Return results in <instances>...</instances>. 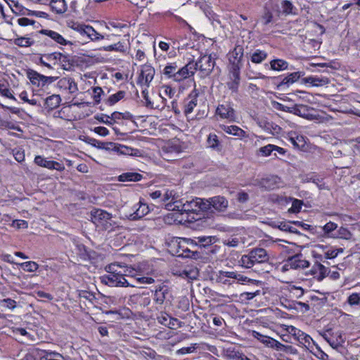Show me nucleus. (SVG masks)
<instances>
[{
	"label": "nucleus",
	"instance_id": "1",
	"mask_svg": "<svg viewBox=\"0 0 360 360\" xmlns=\"http://www.w3.org/2000/svg\"><path fill=\"white\" fill-rule=\"evenodd\" d=\"M122 266L117 263L108 265L105 267L107 275L102 276L101 281L105 285L110 287H132L141 288L139 284L154 283L155 280L151 277H135L129 276L126 274L127 270L123 269Z\"/></svg>",
	"mask_w": 360,
	"mask_h": 360
},
{
	"label": "nucleus",
	"instance_id": "2",
	"mask_svg": "<svg viewBox=\"0 0 360 360\" xmlns=\"http://www.w3.org/2000/svg\"><path fill=\"white\" fill-rule=\"evenodd\" d=\"M269 256L264 248H254L248 255H243L239 261L243 267L252 268L257 264L268 262Z\"/></svg>",
	"mask_w": 360,
	"mask_h": 360
},
{
	"label": "nucleus",
	"instance_id": "3",
	"mask_svg": "<svg viewBox=\"0 0 360 360\" xmlns=\"http://www.w3.org/2000/svg\"><path fill=\"white\" fill-rule=\"evenodd\" d=\"M215 60L216 58L210 54L201 56L196 62L193 61V65H195V70H199L200 77L205 78L212 73L215 65Z\"/></svg>",
	"mask_w": 360,
	"mask_h": 360
},
{
	"label": "nucleus",
	"instance_id": "4",
	"mask_svg": "<svg viewBox=\"0 0 360 360\" xmlns=\"http://www.w3.org/2000/svg\"><path fill=\"white\" fill-rule=\"evenodd\" d=\"M205 202V199L195 198L190 200L183 202L181 200L179 205H175L172 207V210L179 211L181 212H197L200 210L206 211L203 207L202 203Z\"/></svg>",
	"mask_w": 360,
	"mask_h": 360
},
{
	"label": "nucleus",
	"instance_id": "5",
	"mask_svg": "<svg viewBox=\"0 0 360 360\" xmlns=\"http://www.w3.org/2000/svg\"><path fill=\"white\" fill-rule=\"evenodd\" d=\"M153 293V301L157 305H162L164 302H171L172 293L170 288L165 284H160L155 287L152 291Z\"/></svg>",
	"mask_w": 360,
	"mask_h": 360
},
{
	"label": "nucleus",
	"instance_id": "6",
	"mask_svg": "<svg viewBox=\"0 0 360 360\" xmlns=\"http://www.w3.org/2000/svg\"><path fill=\"white\" fill-rule=\"evenodd\" d=\"M111 219L112 214L105 210L96 209L91 211L92 221L98 226H102L105 229L111 228Z\"/></svg>",
	"mask_w": 360,
	"mask_h": 360
},
{
	"label": "nucleus",
	"instance_id": "7",
	"mask_svg": "<svg viewBox=\"0 0 360 360\" xmlns=\"http://www.w3.org/2000/svg\"><path fill=\"white\" fill-rule=\"evenodd\" d=\"M27 77L33 85L41 87L47 84L53 83L58 79V77H47L32 69L27 70Z\"/></svg>",
	"mask_w": 360,
	"mask_h": 360
},
{
	"label": "nucleus",
	"instance_id": "8",
	"mask_svg": "<svg viewBox=\"0 0 360 360\" xmlns=\"http://www.w3.org/2000/svg\"><path fill=\"white\" fill-rule=\"evenodd\" d=\"M202 206L205 208V210L213 207L218 212H224L229 206V201L224 196L217 195L209 199H205Z\"/></svg>",
	"mask_w": 360,
	"mask_h": 360
},
{
	"label": "nucleus",
	"instance_id": "9",
	"mask_svg": "<svg viewBox=\"0 0 360 360\" xmlns=\"http://www.w3.org/2000/svg\"><path fill=\"white\" fill-rule=\"evenodd\" d=\"M309 266V262L302 259V254H297L288 258L283 265V269L285 270H288L289 269H304Z\"/></svg>",
	"mask_w": 360,
	"mask_h": 360
},
{
	"label": "nucleus",
	"instance_id": "10",
	"mask_svg": "<svg viewBox=\"0 0 360 360\" xmlns=\"http://www.w3.org/2000/svg\"><path fill=\"white\" fill-rule=\"evenodd\" d=\"M310 110H313V108L305 105L296 104L293 107H292L290 113H292L308 120H318L320 116L319 115L310 113Z\"/></svg>",
	"mask_w": 360,
	"mask_h": 360
},
{
	"label": "nucleus",
	"instance_id": "11",
	"mask_svg": "<svg viewBox=\"0 0 360 360\" xmlns=\"http://www.w3.org/2000/svg\"><path fill=\"white\" fill-rule=\"evenodd\" d=\"M45 60L54 61L53 65H56L58 60L61 63H66L68 61V56L59 52L44 54L40 57L39 61L41 65L46 67L49 69H53V67L51 64L48 63Z\"/></svg>",
	"mask_w": 360,
	"mask_h": 360
},
{
	"label": "nucleus",
	"instance_id": "12",
	"mask_svg": "<svg viewBox=\"0 0 360 360\" xmlns=\"http://www.w3.org/2000/svg\"><path fill=\"white\" fill-rule=\"evenodd\" d=\"M276 16L280 18L281 15H290L297 14V8L288 0H283L280 5H276Z\"/></svg>",
	"mask_w": 360,
	"mask_h": 360
},
{
	"label": "nucleus",
	"instance_id": "13",
	"mask_svg": "<svg viewBox=\"0 0 360 360\" xmlns=\"http://www.w3.org/2000/svg\"><path fill=\"white\" fill-rule=\"evenodd\" d=\"M186 243H191V238H174L168 244L170 252L174 255L180 257Z\"/></svg>",
	"mask_w": 360,
	"mask_h": 360
},
{
	"label": "nucleus",
	"instance_id": "14",
	"mask_svg": "<svg viewBox=\"0 0 360 360\" xmlns=\"http://www.w3.org/2000/svg\"><path fill=\"white\" fill-rule=\"evenodd\" d=\"M155 75V69L150 65H144L139 77L138 83L141 85L149 86L150 83L153 80Z\"/></svg>",
	"mask_w": 360,
	"mask_h": 360
},
{
	"label": "nucleus",
	"instance_id": "15",
	"mask_svg": "<svg viewBox=\"0 0 360 360\" xmlns=\"http://www.w3.org/2000/svg\"><path fill=\"white\" fill-rule=\"evenodd\" d=\"M229 79L230 81L227 82L228 88L232 92H238V86L240 81L239 66L238 65H234L233 68H231Z\"/></svg>",
	"mask_w": 360,
	"mask_h": 360
},
{
	"label": "nucleus",
	"instance_id": "16",
	"mask_svg": "<svg viewBox=\"0 0 360 360\" xmlns=\"http://www.w3.org/2000/svg\"><path fill=\"white\" fill-rule=\"evenodd\" d=\"M195 65H193V61H191L181 68L178 67L176 82H182L193 77L196 71Z\"/></svg>",
	"mask_w": 360,
	"mask_h": 360
},
{
	"label": "nucleus",
	"instance_id": "17",
	"mask_svg": "<svg viewBox=\"0 0 360 360\" xmlns=\"http://www.w3.org/2000/svg\"><path fill=\"white\" fill-rule=\"evenodd\" d=\"M34 162L39 166L44 167L48 169H53L58 171H62L65 169L64 165L58 162L49 160L40 155H37L34 158Z\"/></svg>",
	"mask_w": 360,
	"mask_h": 360
},
{
	"label": "nucleus",
	"instance_id": "18",
	"mask_svg": "<svg viewBox=\"0 0 360 360\" xmlns=\"http://www.w3.org/2000/svg\"><path fill=\"white\" fill-rule=\"evenodd\" d=\"M179 198H180V195H179V192H177L176 191H175L174 189H171V190L167 189L164 193V196L162 198V201L165 202L169 201V202H168L165 205L166 209L168 210H172V203L174 205V207L175 206V205H179V203L180 202V200H179Z\"/></svg>",
	"mask_w": 360,
	"mask_h": 360
},
{
	"label": "nucleus",
	"instance_id": "19",
	"mask_svg": "<svg viewBox=\"0 0 360 360\" xmlns=\"http://www.w3.org/2000/svg\"><path fill=\"white\" fill-rule=\"evenodd\" d=\"M217 242L215 236H199L191 238V244L195 247L207 248Z\"/></svg>",
	"mask_w": 360,
	"mask_h": 360
},
{
	"label": "nucleus",
	"instance_id": "20",
	"mask_svg": "<svg viewBox=\"0 0 360 360\" xmlns=\"http://www.w3.org/2000/svg\"><path fill=\"white\" fill-rule=\"evenodd\" d=\"M41 34L40 30L31 34L32 46H34L38 49H42L51 42L48 39L43 37Z\"/></svg>",
	"mask_w": 360,
	"mask_h": 360
},
{
	"label": "nucleus",
	"instance_id": "21",
	"mask_svg": "<svg viewBox=\"0 0 360 360\" xmlns=\"http://www.w3.org/2000/svg\"><path fill=\"white\" fill-rule=\"evenodd\" d=\"M310 274L318 281H322L328 274V269L321 263H316L310 270Z\"/></svg>",
	"mask_w": 360,
	"mask_h": 360
},
{
	"label": "nucleus",
	"instance_id": "22",
	"mask_svg": "<svg viewBox=\"0 0 360 360\" xmlns=\"http://www.w3.org/2000/svg\"><path fill=\"white\" fill-rule=\"evenodd\" d=\"M178 65L176 62L168 63L164 68L162 74L167 79L176 82Z\"/></svg>",
	"mask_w": 360,
	"mask_h": 360
},
{
	"label": "nucleus",
	"instance_id": "23",
	"mask_svg": "<svg viewBox=\"0 0 360 360\" xmlns=\"http://www.w3.org/2000/svg\"><path fill=\"white\" fill-rule=\"evenodd\" d=\"M198 94L192 92L184 101V113L186 115L191 113L194 108L197 105Z\"/></svg>",
	"mask_w": 360,
	"mask_h": 360
},
{
	"label": "nucleus",
	"instance_id": "24",
	"mask_svg": "<svg viewBox=\"0 0 360 360\" xmlns=\"http://www.w3.org/2000/svg\"><path fill=\"white\" fill-rule=\"evenodd\" d=\"M243 48L242 46H236L231 53V57L233 58V60L230 59L231 63V68H233L234 65L239 66V70L242 67V58L243 57Z\"/></svg>",
	"mask_w": 360,
	"mask_h": 360
},
{
	"label": "nucleus",
	"instance_id": "25",
	"mask_svg": "<svg viewBox=\"0 0 360 360\" xmlns=\"http://www.w3.org/2000/svg\"><path fill=\"white\" fill-rule=\"evenodd\" d=\"M221 129L227 134H232L239 137L240 139L247 138L248 135L246 131L236 125H222Z\"/></svg>",
	"mask_w": 360,
	"mask_h": 360
},
{
	"label": "nucleus",
	"instance_id": "26",
	"mask_svg": "<svg viewBox=\"0 0 360 360\" xmlns=\"http://www.w3.org/2000/svg\"><path fill=\"white\" fill-rule=\"evenodd\" d=\"M58 85L61 88L63 87L68 89L70 94H73L78 90L77 84L73 79L70 77H63L60 79L58 82Z\"/></svg>",
	"mask_w": 360,
	"mask_h": 360
},
{
	"label": "nucleus",
	"instance_id": "27",
	"mask_svg": "<svg viewBox=\"0 0 360 360\" xmlns=\"http://www.w3.org/2000/svg\"><path fill=\"white\" fill-rule=\"evenodd\" d=\"M129 301L139 303L140 306L146 307L150 304L151 300L148 293H141L131 295Z\"/></svg>",
	"mask_w": 360,
	"mask_h": 360
},
{
	"label": "nucleus",
	"instance_id": "28",
	"mask_svg": "<svg viewBox=\"0 0 360 360\" xmlns=\"http://www.w3.org/2000/svg\"><path fill=\"white\" fill-rule=\"evenodd\" d=\"M303 75L304 73L302 72H292L282 79V81L278 84V88L282 87L283 86H288L290 84L297 82Z\"/></svg>",
	"mask_w": 360,
	"mask_h": 360
},
{
	"label": "nucleus",
	"instance_id": "29",
	"mask_svg": "<svg viewBox=\"0 0 360 360\" xmlns=\"http://www.w3.org/2000/svg\"><path fill=\"white\" fill-rule=\"evenodd\" d=\"M40 33H41L44 35L49 36L50 38H51L55 41H56L57 43H58L61 45H66L68 44H71L70 41L65 39L62 35H60L59 33H58L55 31H52V30H41Z\"/></svg>",
	"mask_w": 360,
	"mask_h": 360
},
{
	"label": "nucleus",
	"instance_id": "30",
	"mask_svg": "<svg viewBox=\"0 0 360 360\" xmlns=\"http://www.w3.org/2000/svg\"><path fill=\"white\" fill-rule=\"evenodd\" d=\"M219 274L222 275L224 277L227 278H232L234 281H237V282L238 283L249 282L251 281V279H250L247 276L238 274L237 272L235 271H220L219 272Z\"/></svg>",
	"mask_w": 360,
	"mask_h": 360
},
{
	"label": "nucleus",
	"instance_id": "31",
	"mask_svg": "<svg viewBox=\"0 0 360 360\" xmlns=\"http://www.w3.org/2000/svg\"><path fill=\"white\" fill-rule=\"evenodd\" d=\"M216 112L221 118H233L234 117V110L229 105H219Z\"/></svg>",
	"mask_w": 360,
	"mask_h": 360
},
{
	"label": "nucleus",
	"instance_id": "32",
	"mask_svg": "<svg viewBox=\"0 0 360 360\" xmlns=\"http://www.w3.org/2000/svg\"><path fill=\"white\" fill-rule=\"evenodd\" d=\"M194 247V245L191 244V243H186V245H185L182 252H181V255H180V257L192 258L195 259L200 258L201 257L200 252L198 250H193L191 249V248Z\"/></svg>",
	"mask_w": 360,
	"mask_h": 360
},
{
	"label": "nucleus",
	"instance_id": "33",
	"mask_svg": "<svg viewBox=\"0 0 360 360\" xmlns=\"http://www.w3.org/2000/svg\"><path fill=\"white\" fill-rule=\"evenodd\" d=\"M207 147L216 151H221L222 150V145L219 141L218 136L215 134H210L207 139Z\"/></svg>",
	"mask_w": 360,
	"mask_h": 360
},
{
	"label": "nucleus",
	"instance_id": "34",
	"mask_svg": "<svg viewBox=\"0 0 360 360\" xmlns=\"http://www.w3.org/2000/svg\"><path fill=\"white\" fill-rule=\"evenodd\" d=\"M199 271L196 267H188L179 273V276L188 280H195L198 277Z\"/></svg>",
	"mask_w": 360,
	"mask_h": 360
},
{
	"label": "nucleus",
	"instance_id": "35",
	"mask_svg": "<svg viewBox=\"0 0 360 360\" xmlns=\"http://www.w3.org/2000/svg\"><path fill=\"white\" fill-rule=\"evenodd\" d=\"M302 82L304 84L309 83L314 86H323L329 83V79L327 77H308L302 79Z\"/></svg>",
	"mask_w": 360,
	"mask_h": 360
},
{
	"label": "nucleus",
	"instance_id": "36",
	"mask_svg": "<svg viewBox=\"0 0 360 360\" xmlns=\"http://www.w3.org/2000/svg\"><path fill=\"white\" fill-rule=\"evenodd\" d=\"M276 21V18L274 16L273 13L270 10L265 8L263 14L259 18V22L264 26H268L270 24L274 23Z\"/></svg>",
	"mask_w": 360,
	"mask_h": 360
},
{
	"label": "nucleus",
	"instance_id": "37",
	"mask_svg": "<svg viewBox=\"0 0 360 360\" xmlns=\"http://www.w3.org/2000/svg\"><path fill=\"white\" fill-rule=\"evenodd\" d=\"M148 178V174H139L137 172H126L120 174L118 180H141Z\"/></svg>",
	"mask_w": 360,
	"mask_h": 360
},
{
	"label": "nucleus",
	"instance_id": "38",
	"mask_svg": "<svg viewBox=\"0 0 360 360\" xmlns=\"http://www.w3.org/2000/svg\"><path fill=\"white\" fill-rule=\"evenodd\" d=\"M149 212V207L146 204L141 203L139 208L130 214L129 219L131 220H136L142 218Z\"/></svg>",
	"mask_w": 360,
	"mask_h": 360
},
{
	"label": "nucleus",
	"instance_id": "39",
	"mask_svg": "<svg viewBox=\"0 0 360 360\" xmlns=\"http://www.w3.org/2000/svg\"><path fill=\"white\" fill-rule=\"evenodd\" d=\"M70 27L82 35L87 36L88 34L93 33V27L89 25L72 22Z\"/></svg>",
	"mask_w": 360,
	"mask_h": 360
},
{
	"label": "nucleus",
	"instance_id": "40",
	"mask_svg": "<svg viewBox=\"0 0 360 360\" xmlns=\"http://www.w3.org/2000/svg\"><path fill=\"white\" fill-rule=\"evenodd\" d=\"M50 6L53 11L58 14L64 13L67 11L65 0H51Z\"/></svg>",
	"mask_w": 360,
	"mask_h": 360
},
{
	"label": "nucleus",
	"instance_id": "41",
	"mask_svg": "<svg viewBox=\"0 0 360 360\" xmlns=\"http://www.w3.org/2000/svg\"><path fill=\"white\" fill-rule=\"evenodd\" d=\"M270 67L276 71L285 70L288 68V63L283 59H274L270 62Z\"/></svg>",
	"mask_w": 360,
	"mask_h": 360
},
{
	"label": "nucleus",
	"instance_id": "42",
	"mask_svg": "<svg viewBox=\"0 0 360 360\" xmlns=\"http://www.w3.org/2000/svg\"><path fill=\"white\" fill-rule=\"evenodd\" d=\"M61 98L59 95L53 94L47 97L45 100V105L46 108L50 109H55L59 106Z\"/></svg>",
	"mask_w": 360,
	"mask_h": 360
},
{
	"label": "nucleus",
	"instance_id": "43",
	"mask_svg": "<svg viewBox=\"0 0 360 360\" xmlns=\"http://www.w3.org/2000/svg\"><path fill=\"white\" fill-rule=\"evenodd\" d=\"M267 53L264 51L257 49L251 55V61L254 63H261L267 58Z\"/></svg>",
	"mask_w": 360,
	"mask_h": 360
},
{
	"label": "nucleus",
	"instance_id": "44",
	"mask_svg": "<svg viewBox=\"0 0 360 360\" xmlns=\"http://www.w3.org/2000/svg\"><path fill=\"white\" fill-rule=\"evenodd\" d=\"M291 224H292V221H281L279 223V225H278V229L283 231H287L292 233H296L297 235H300V232L297 229L292 226L290 225Z\"/></svg>",
	"mask_w": 360,
	"mask_h": 360
},
{
	"label": "nucleus",
	"instance_id": "45",
	"mask_svg": "<svg viewBox=\"0 0 360 360\" xmlns=\"http://www.w3.org/2000/svg\"><path fill=\"white\" fill-rule=\"evenodd\" d=\"M14 44L20 47H30L32 46L31 37H20L14 39Z\"/></svg>",
	"mask_w": 360,
	"mask_h": 360
},
{
	"label": "nucleus",
	"instance_id": "46",
	"mask_svg": "<svg viewBox=\"0 0 360 360\" xmlns=\"http://www.w3.org/2000/svg\"><path fill=\"white\" fill-rule=\"evenodd\" d=\"M125 96V91H119L115 94H112L108 97V98L105 101V103L109 105H113L122 99Z\"/></svg>",
	"mask_w": 360,
	"mask_h": 360
},
{
	"label": "nucleus",
	"instance_id": "47",
	"mask_svg": "<svg viewBox=\"0 0 360 360\" xmlns=\"http://www.w3.org/2000/svg\"><path fill=\"white\" fill-rule=\"evenodd\" d=\"M12 5H10L12 11L16 15H24L27 8L24 7L21 4H20L18 1H12Z\"/></svg>",
	"mask_w": 360,
	"mask_h": 360
},
{
	"label": "nucleus",
	"instance_id": "48",
	"mask_svg": "<svg viewBox=\"0 0 360 360\" xmlns=\"http://www.w3.org/2000/svg\"><path fill=\"white\" fill-rule=\"evenodd\" d=\"M100 50H103L105 51H119V52H124L125 46L122 43L118 42L115 44L109 45L107 46H103V47L101 48Z\"/></svg>",
	"mask_w": 360,
	"mask_h": 360
},
{
	"label": "nucleus",
	"instance_id": "49",
	"mask_svg": "<svg viewBox=\"0 0 360 360\" xmlns=\"http://www.w3.org/2000/svg\"><path fill=\"white\" fill-rule=\"evenodd\" d=\"M86 143L97 148L99 149H103L105 147L106 145L108 146H112L110 143H105L102 142L101 141L96 140L94 138L91 137H86L85 139Z\"/></svg>",
	"mask_w": 360,
	"mask_h": 360
},
{
	"label": "nucleus",
	"instance_id": "50",
	"mask_svg": "<svg viewBox=\"0 0 360 360\" xmlns=\"http://www.w3.org/2000/svg\"><path fill=\"white\" fill-rule=\"evenodd\" d=\"M20 265L23 269V270L28 272H34L39 268V265L32 261L25 262L20 264Z\"/></svg>",
	"mask_w": 360,
	"mask_h": 360
},
{
	"label": "nucleus",
	"instance_id": "51",
	"mask_svg": "<svg viewBox=\"0 0 360 360\" xmlns=\"http://www.w3.org/2000/svg\"><path fill=\"white\" fill-rule=\"evenodd\" d=\"M303 205V201L298 199H293L292 202V206L288 209V212L290 213H298L300 212L302 206Z\"/></svg>",
	"mask_w": 360,
	"mask_h": 360
},
{
	"label": "nucleus",
	"instance_id": "52",
	"mask_svg": "<svg viewBox=\"0 0 360 360\" xmlns=\"http://www.w3.org/2000/svg\"><path fill=\"white\" fill-rule=\"evenodd\" d=\"M328 342L333 348L338 349L342 345V344L344 342V340L342 338V335H339V336L335 339L333 337L329 338V340H328Z\"/></svg>",
	"mask_w": 360,
	"mask_h": 360
},
{
	"label": "nucleus",
	"instance_id": "53",
	"mask_svg": "<svg viewBox=\"0 0 360 360\" xmlns=\"http://www.w3.org/2000/svg\"><path fill=\"white\" fill-rule=\"evenodd\" d=\"M0 306L13 310L16 307V302L11 298L3 299L0 300Z\"/></svg>",
	"mask_w": 360,
	"mask_h": 360
},
{
	"label": "nucleus",
	"instance_id": "54",
	"mask_svg": "<svg viewBox=\"0 0 360 360\" xmlns=\"http://www.w3.org/2000/svg\"><path fill=\"white\" fill-rule=\"evenodd\" d=\"M13 332L15 335L20 334L22 336L27 338V339L31 341H33L34 340V336L29 333L28 332H27V330L25 328H15L13 329Z\"/></svg>",
	"mask_w": 360,
	"mask_h": 360
},
{
	"label": "nucleus",
	"instance_id": "55",
	"mask_svg": "<svg viewBox=\"0 0 360 360\" xmlns=\"http://www.w3.org/2000/svg\"><path fill=\"white\" fill-rule=\"evenodd\" d=\"M116 147V152L122 155H132L133 148L124 145L118 144Z\"/></svg>",
	"mask_w": 360,
	"mask_h": 360
},
{
	"label": "nucleus",
	"instance_id": "56",
	"mask_svg": "<svg viewBox=\"0 0 360 360\" xmlns=\"http://www.w3.org/2000/svg\"><path fill=\"white\" fill-rule=\"evenodd\" d=\"M0 94L4 97L15 100L14 96L10 91V89L4 84L0 83Z\"/></svg>",
	"mask_w": 360,
	"mask_h": 360
},
{
	"label": "nucleus",
	"instance_id": "57",
	"mask_svg": "<svg viewBox=\"0 0 360 360\" xmlns=\"http://www.w3.org/2000/svg\"><path fill=\"white\" fill-rule=\"evenodd\" d=\"M272 152H274V145L272 144L266 145L259 149V153L265 157L270 155Z\"/></svg>",
	"mask_w": 360,
	"mask_h": 360
},
{
	"label": "nucleus",
	"instance_id": "58",
	"mask_svg": "<svg viewBox=\"0 0 360 360\" xmlns=\"http://www.w3.org/2000/svg\"><path fill=\"white\" fill-rule=\"evenodd\" d=\"M94 118L101 123H104L107 125H112V122L110 120V116L105 114L96 115Z\"/></svg>",
	"mask_w": 360,
	"mask_h": 360
},
{
	"label": "nucleus",
	"instance_id": "59",
	"mask_svg": "<svg viewBox=\"0 0 360 360\" xmlns=\"http://www.w3.org/2000/svg\"><path fill=\"white\" fill-rule=\"evenodd\" d=\"M290 141L295 147H297L298 148H302L304 146L305 143L303 136H297L295 138L291 137Z\"/></svg>",
	"mask_w": 360,
	"mask_h": 360
},
{
	"label": "nucleus",
	"instance_id": "60",
	"mask_svg": "<svg viewBox=\"0 0 360 360\" xmlns=\"http://www.w3.org/2000/svg\"><path fill=\"white\" fill-rule=\"evenodd\" d=\"M253 336L257 338V340H259L260 342H263L264 344H265L266 346H269V340H271V338L270 337H268V336H266V335H264L258 332H256V331H253Z\"/></svg>",
	"mask_w": 360,
	"mask_h": 360
},
{
	"label": "nucleus",
	"instance_id": "61",
	"mask_svg": "<svg viewBox=\"0 0 360 360\" xmlns=\"http://www.w3.org/2000/svg\"><path fill=\"white\" fill-rule=\"evenodd\" d=\"M259 186L266 191L274 190L276 186V181H258Z\"/></svg>",
	"mask_w": 360,
	"mask_h": 360
},
{
	"label": "nucleus",
	"instance_id": "62",
	"mask_svg": "<svg viewBox=\"0 0 360 360\" xmlns=\"http://www.w3.org/2000/svg\"><path fill=\"white\" fill-rule=\"evenodd\" d=\"M338 236L341 238L349 240L352 237V233L350 231L344 227H340V229L338 230Z\"/></svg>",
	"mask_w": 360,
	"mask_h": 360
},
{
	"label": "nucleus",
	"instance_id": "63",
	"mask_svg": "<svg viewBox=\"0 0 360 360\" xmlns=\"http://www.w3.org/2000/svg\"><path fill=\"white\" fill-rule=\"evenodd\" d=\"M350 305H357L360 303V296L357 293H352L350 295L347 300Z\"/></svg>",
	"mask_w": 360,
	"mask_h": 360
},
{
	"label": "nucleus",
	"instance_id": "64",
	"mask_svg": "<svg viewBox=\"0 0 360 360\" xmlns=\"http://www.w3.org/2000/svg\"><path fill=\"white\" fill-rule=\"evenodd\" d=\"M343 252L342 248H338L333 250H328L325 253V258L326 259H333L336 257L339 253H341Z\"/></svg>",
	"mask_w": 360,
	"mask_h": 360
}]
</instances>
